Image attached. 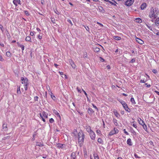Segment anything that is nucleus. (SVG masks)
<instances>
[{
	"label": "nucleus",
	"mask_w": 159,
	"mask_h": 159,
	"mask_svg": "<svg viewBox=\"0 0 159 159\" xmlns=\"http://www.w3.org/2000/svg\"><path fill=\"white\" fill-rule=\"evenodd\" d=\"M158 13V10L157 8L152 7L151 8L148 16L150 18H156L157 16Z\"/></svg>",
	"instance_id": "obj_1"
},
{
	"label": "nucleus",
	"mask_w": 159,
	"mask_h": 159,
	"mask_svg": "<svg viewBox=\"0 0 159 159\" xmlns=\"http://www.w3.org/2000/svg\"><path fill=\"white\" fill-rule=\"evenodd\" d=\"M85 135L82 131L79 132L78 134V142L81 147L83 144L84 142Z\"/></svg>",
	"instance_id": "obj_2"
},
{
	"label": "nucleus",
	"mask_w": 159,
	"mask_h": 159,
	"mask_svg": "<svg viewBox=\"0 0 159 159\" xmlns=\"http://www.w3.org/2000/svg\"><path fill=\"white\" fill-rule=\"evenodd\" d=\"M118 129L116 128H114V129L111 130L109 134V135L110 136H111L114 134H117L118 132Z\"/></svg>",
	"instance_id": "obj_3"
},
{
	"label": "nucleus",
	"mask_w": 159,
	"mask_h": 159,
	"mask_svg": "<svg viewBox=\"0 0 159 159\" xmlns=\"http://www.w3.org/2000/svg\"><path fill=\"white\" fill-rule=\"evenodd\" d=\"M134 0H127L125 2V4L127 6H130L134 2Z\"/></svg>",
	"instance_id": "obj_4"
},
{
	"label": "nucleus",
	"mask_w": 159,
	"mask_h": 159,
	"mask_svg": "<svg viewBox=\"0 0 159 159\" xmlns=\"http://www.w3.org/2000/svg\"><path fill=\"white\" fill-rule=\"evenodd\" d=\"M21 80L22 81L21 83L22 84H26V83H29L28 80L26 77H21Z\"/></svg>",
	"instance_id": "obj_5"
},
{
	"label": "nucleus",
	"mask_w": 159,
	"mask_h": 159,
	"mask_svg": "<svg viewBox=\"0 0 159 159\" xmlns=\"http://www.w3.org/2000/svg\"><path fill=\"white\" fill-rule=\"evenodd\" d=\"M90 136L92 140H94L95 138V134L94 132L92 131L89 133Z\"/></svg>",
	"instance_id": "obj_6"
},
{
	"label": "nucleus",
	"mask_w": 159,
	"mask_h": 159,
	"mask_svg": "<svg viewBox=\"0 0 159 159\" xmlns=\"http://www.w3.org/2000/svg\"><path fill=\"white\" fill-rule=\"evenodd\" d=\"M69 62L73 68L75 69L76 67V65L72 59H70L69 60Z\"/></svg>",
	"instance_id": "obj_7"
},
{
	"label": "nucleus",
	"mask_w": 159,
	"mask_h": 159,
	"mask_svg": "<svg viewBox=\"0 0 159 159\" xmlns=\"http://www.w3.org/2000/svg\"><path fill=\"white\" fill-rule=\"evenodd\" d=\"M136 41L139 44H143L144 43L143 41L139 38H136Z\"/></svg>",
	"instance_id": "obj_8"
},
{
	"label": "nucleus",
	"mask_w": 159,
	"mask_h": 159,
	"mask_svg": "<svg viewBox=\"0 0 159 159\" xmlns=\"http://www.w3.org/2000/svg\"><path fill=\"white\" fill-rule=\"evenodd\" d=\"M123 107L126 111L128 112H130V110L128 108V106L126 104H124V105H123Z\"/></svg>",
	"instance_id": "obj_9"
},
{
	"label": "nucleus",
	"mask_w": 159,
	"mask_h": 159,
	"mask_svg": "<svg viewBox=\"0 0 159 159\" xmlns=\"http://www.w3.org/2000/svg\"><path fill=\"white\" fill-rule=\"evenodd\" d=\"M13 2L16 6H17L18 4H21L20 0H14Z\"/></svg>",
	"instance_id": "obj_10"
},
{
	"label": "nucleus",
	"mask_w": 159,
	"mask_h": 159,
	"mask_svg": "<svg viewBox=\"0 0 159 159\" xmlns=\"http://www.w3.org/2000/svg\"><path fill=\"white\" fill-rule=\"evenodd\" d=\"M53 113L57 116L58 117H59V119H61V116H60V114H59V113L57 112V111L55 109H54L53 110Z\"/></svg>",
	"instance_id": "obj_11"
},
{
	"label": "nucleus",
	"mask_w": 159,
	"mask_h": 159,
	"mask_svg": "<svg viewBox=\"0 0 159 159\" xmlns=\"http://www.w3.org/2000/svg\"><path fill=\"white\" fill-rule=\"evenodd\" d=\"M147 7V4L146 3L144 2L143 3L141 6L140 8L141 10L144 9Z\"/></svg>",
	"instance_id": "obj_12"
},
{
	"label": "nucleus",
	"mask_w": 159,
	"mask_h": 159,
	"mask_svg": "<svg viewBox=\"0 0 159 159\" xmlns=\"http://www.w3.org/2000/svg\"><path fill=\"white\" fill-rule=\"evenodd\" d=\"M137 120L139 122V124L141 125H144V124L145 123L143 121V120L140 118H138Z\"/></svg>",
	"instance_id": "obj_13"
},
{
	"label": "nucleus",
	"mask_w": 159,
	"mask_h": 159,
	"mask_svg": "<svg viewBox=\"0 0 159 159\" xmlns=\"http://www.w3.org/2000/svg\"><path fill=\"white\" fill-rule=\"evenodd\" d=\"M85 129L89 133L93 131L91 129L90 127L88 125L85 126Z\"/></svg>",
	"instance_id": "obj_14"
},
{
	"label": "nucleus",
	"mask_w": 159,
	"mask_h": 159,
	"mask_svg": "<svg viewBox=\"0 0 159 159\" xmlns=\"http://www.w3.org/2000/svg\"><path fill=\"white\" fill-rule=\"evenodd\" d=\"M3 128L5 131L7 130V124L6 123H3L2 125Z\"/></svg>",
	"instance_id": "obj_15"
},
{
	"label": "nucleus",
	"mask_w": 159,
	"mask_h": 159,
	"mask_svg": "<svg viewBox=\"0 0 159 159\" xmlns=\"http://www.w3.org/2000/svg\"><path fill=\"white\" fill-rule=\"evenodd\" d=\"M127 143L129 146H132V143L131 142V140L130 139H128L127 141Z\"/></svg>",
	"instance_id": "obj_16"
},
{
	"label": "nucleus",
	"mask_w": 159,
	"mask_h": 159,
	"mask_svg": "<svg viewBox=\"0 0 159 159\" xmlns=\"http://www.w3.org/2000/svg\"><path fill=\"white\" fill-rule=\"evenodd\" d=\"M155 24L157 27L159 28V18L156 19Z\"/></svg>",
	"instance_id": "obj_17"
},
{
	"label": "nucleus",
	"mask_w": 159,
	"mask_h": 159,
	"mask_svg": "<svg viewBox=\"0 0 159 159\" xmlns=\"http://www.w3.org/2000/svg\"><path fill=\"white\" fill-rule=\"evenodd\" d=\"M144 78L143 79H142L140 81V82L141 83H145L147 80V77L146 76H144Z\"/></svg>",
	"instance_id": "obj_18"
},
{
	"label": "nucleus",
	"mask_w": 159,
	"mask_h": 159,
	"mask_svg": "<svg viewBox=\"0 0 159 159\" xmlns=\"http://www.w3.org/2000/svg\"><path fill=\"white\" fill-rule=\"evenodd\" d=\"M49 94L51 95V98L53 100H56V98L54 96V95H53V94L52 93V92L51 91L49 92Z\"/></svg>",
	"instance_id": "obj_19"
},
{
	"label": "nucleus",
	"mask_w": 159,
	"mask_h": 159,
	"mask_svg": "<svg viewBox=\"0 0 159 159\" xmlns=\"http://www.w3.org/2000/svg\"><path fill=\"white\" fill-rule=\"evenodd\" d=\"M88 113L90 115H92V114L94 113V111L92 109V108H88Z\"/></svg>",
	"instance_id": "obj_20"
},
{
	"label": "nucleus",
	"mask_w": 159,
	"mask_h": 159,
	"mask_svg": "<svg viewBox=\"0 0 159 159\" xmlns=\"http://www.w3.org/2000/svg\"><path fill=\"white\" fill-rule=\"evenodd\" d=\"M42 114L43 117H44L46 118H47L48 117V114L45 111H43L42 113H41Z\"/></svg>",
	"instance_id": "obj_21"
},
{
	"label": "nucleus",
	"mask_w": 159,
	"mask_h": 159,
	"mask_svg": "<svg viewBox=\"0 0 159 159\" xmlns=\"http://www.w3.org/2000/svg\"><path fill=\"white\" fill-rule=\"evenodd\" d=\"M25 40L26 41L29 42H31V37L30 36H27L26 37Z\"/></svg>",
	"instance_id": "obj_22"
},
{
	"label": "nucleus",
	"mask_w": 159,
	"mask_h": 159,
	"mask_svg": "<svg viewBox=\"0 0 159 159\" xmlns=\"http://www.w3.org/2000/svg\"><path fill=\"white\" fill-rule=\"evenodd\" d=\"M113 122L114 124L116 126H118V125L117 123V120L115 118H113Z\"/></svg>",
	"instance_id": "obj_23"
},
{
	"label": "nucleus",
	"mask_w": 159,
	"mask_h": 159,
	"mask_svg": "<svg viewBox=\"0 0 159 159\" xmlns=\"http://www.w3.org/2000/svg\"><path fill=\"white\" fill-rule=\"evenodd\" d=\"M71 157L73 159H76L75 153V152H73L72 153Z\"/></svg>",
	"instance_id": "obj_24"
},
{
	"label": "nucleus",
	"mask_w": 159,
	"mask_h": 159,
	"mask_svg": "<svg viewBox=\"0 0 159 159\" xmlns=\"http://www.w3.org/2000/svg\"><path fill=\"white\" fill-rule=\"evenodd\" d=\"M93 50L94 52H99L100 51V49L98 47H94L93 48Z\"/></svg>",
	"instance_id": "obj_25"
},
{
	"label": "nucleus",
	"mask_w": 159,
	"mask_h": 159,
	"mask_svg": "<svg viewBox=\"0 0 159 159\" xmlns=\"http://www.w3.org/2000/svg\"><path fill=\"white\" fill-rule=\"evenodd\" d=\"M36 145L37 146H39L40 147H41L43 146H44V145L43 143L37 142L36 143Z\"/></svg>",
	"instance_id": "obj_26"
},
{
	"label": "nucleus",
	"mask_w": 159,
	"mask_h": 159,
	"mask_svg": "<svg viewBox=\"0 0 159 159\" xmlns=\"http://www.w3.org/2000/svg\"><path fill=\"white\" fill-rule=\"evenodd\" d=\"M135 22L139 23H141L142 22V20L139 18H137L135 19Z\"/></svg>",
	"instance_id": "obj_27"
},
{
	"label": "nucleus",
	"mask_w": 159,
	"mask_h": 159,
	"mask_svg": "<svg viewBox=\"0 0 159 159\" xmlns=\"http://www.w3.org/2000/svg\"><path fill=\"white\" fill-rule=\"evenodd\" d=\"M64 146V144H62L60 143L57 144V147L59 148H62Z\"/></svg>",
	"instance_id": "obj_28"
},
{
	"label": "nucleus",
	"mask_w": 159,
	"mask_h": 159,
	"mask_svg": "<svg viewBox=\"0 0 159 159\" xmlns=\"http://www.w3.org/2000/svg\"><path fill=\"white\" fill-rule=\"evenodd\" d=\"M114 113L115 115V116L117 118H119V117H118V115H119V114H118V112H117V111L116 110H115L114 111Z\"/></svg>",
	"instance_id": "obj_29"
},
{
	"label": "nucleus",
	"mask_w": 159,
	"mask_h": 159,
	"mask_svg": "<svg viewBox=\"0 0 159 159\" xmlns=\"http://www.w3.org/2000/svg\"><path fill=\"white\" fill-rule=\"evenodd\" d=\"M6 55L8 57H10L11 56V54L10 52L7 51L6 52Z\"/></svg>",
	"instance_id": "obj_30"
},
{
	"label": "nucleus",
	"mask_w": 159,
	"mask_h": 159,
	"mask_svg": "<svg viewBox=\"0 0 159 159\" xmlns=\"http://www.w3.org/2000/svg\"><path fill=\"white\" fill-rule=\"evenodd\" d=\"M93 157L94 159H99L98 156L96 153H94L93 154Z\"/></svg>",
	"instance_id": "obj_31"
},
{
	"label": "nucleus",
	"mask_w": 159,
	"mask_h": 159,
	"mask_svg": "<svg viewBox=\"0 0 159 159\" xmlns=\"http://www.w3.org/2000/svg\"><path fill=\"white\" fill-rule=\"evenodd\" d=\"M113 39L117 40H119L121 39V37L119 36H114Z\"/></svg>",
	"instance_id": "obj_32"
},
{
	"label": "nucleus",
	"mask_w": 159,
	"mask_h": 159,
	"mask_svg": "<svg viewBox=\"0 0 159 159\" xmlns=\"http://www.w3.org/2000/svg\"><path fill=\"white\" fill-rule=\"evenodd\" d=\"M143 128V129L146 131H147V127L145 123L144 124V125H142Z\"/></svg>",
	"instance_id": "obj_33"
},
{
	"label": "nucleus",
	"mask_w": 159,
	"mask_h": 159,
	"mask_svg": "<svg viewBox=\"0 0 159 159\" xmlns=\"http://www.w3.org/2000/svg\"><path fill=\"white\" fill-rule=\"evenodd\" d=\"M17 93L18 94H20L21 93V92L20 90V86H18L17 89Z\"/></svg>",
	"instance_id": "obj_34"
},
{
	"label": "nucleus",
	"mask_w": 159,
	"mask_h": 159,
	"mask_svg": "<svg viewBox=\"0 0 159 159\" xmlns=\"http://www.w3.org/2000/svg\"><path fill=\"white\" fill-rule=\"evenodd\" d=\"M28 84L29 83H26V84L24 85L25 89V91L27 90Z\"/></svg>",
	"instance_id": "obj_35"
},
{
	"label": "nucleus",
	"mask_w": 159,
	"mask_h": 159,
	"mask_svg": "<svg viewBox=\"0 0 159 159\" xmlns=\"http://www.w3.org/2000/svg\"><path fill=\"white\" fill-rule=\"evenodd\" d=\"M99 10L100 12H102L103 11H103V12L105 11V10H104L103 7L102 6L99 7Z\"/></svg>",
	"instance_id": "obj_36"
},
{
	"label": "nucleus",
	"mask_w": 159,
	"mask_h": 159,
	"mask_svg": "<svg viewBox=\"0 0 159 159\" xmlns=\"http://www.w3.org/2000/svg\"><path fill=\"white\" fill-rule=\"evenodd\" d=\"M130 101L133 104H135L136 102L134 98H131L130 99Z\"/></svg>",
	"instance_id": "obj_37"
},
{
	"label": "nucleus",
	"mask_w": 159,
	"mask_h": 159,
	"mask_svg": "<svg viewBox=\"0 0 159 159\" xmlns=\"http://www.w3.org/2000/svg\"><path fill=\"white\" fill-rule=\"evenodd\" d=\"M98 141L100 144H102L103 143V141L102 139L100 138L98 139Z\"/></svg>",
	"instance_id": "obj_38"
},
{
	"label": "nucleus",
	"mask_w": 159,
	"mask_h": 159,
	"mask_svg": "<svg viewBox=\"0 0 159 159\" xmlns=\"http://www.w3.org/2000/svg\"><path fill=\"white\" fill-rule=\"evenodd\" d=\"M106 2H109V3H110V4H111L112 5H113L115 6H116V4H115V3H114V2H112L109 1V0H106Z\"/></svg>",
	"instance_id": "obj_39"
},
{
	"label": "nucleus",
	"mask_w": 159,
	"mask_h": 159,
	"mask_svg": "<svg viewBox=\"0 0 159 159\" xmlns=\"http://www.w3.org/2000/svg\"><path fill=\"white\" fill-rule=\"evenodd\" d=\"M0 29L1 30L2 32L3 33L4 31V29L3 26L1 24H0Z\"/></svg>",
	"instance_id": "obj_40"
},
{
	"label": "nucleus",
	"mask_w": 159,
	"mask_h": 159,
	"mask_svg": "<svg viewBox=\"0 0 159 159\" xmlns=\"http://www.w3.org/2000/svg\"><path fill=\"white\" fill-rule=\"evenodd\" d=\"M146 25L150 30L152 31V26L148 25L147 24H146Z\"/></svg>",
	"instance_id": "obj_41"
},
{
	"label": "nucleus",
	"mask_w": 159,
	"mask_h": 159,
	"mask_svg": "<svg viewBox=\"0 0 159 159\" xmlns=\"http://www.w3.org/2000/svg\"><path fill=\"white\" fill-rule=\"evenodd\" d=\"M51 21L54 24L55 23L56 20L54 18H51Z\"/></svg>",
	"instance_id": "obj_42"
},
{
	"label": "nucleus",
	"mask_w": 159,
	"mask_h": 159,
	"mask_svg": "<svg viewBox=\"0 0 159 159\" xmlns=\"http://www.w3.org/2000/svg\"><path fill=\"white\" fill-rule=\"evenodd\" d=\"M0 61H4V59L2 57V56L0 54Z\"/></svg>",
	"instance_id": "obj_43"
},
{
	"label": "nucleus",
	"mask_w": 159,
	"mask_h": 159,
	"mask_svg": "<svg viewBox=\"0 0 159 159\" xmlns=\"http://www.w3.org/2000/svg\"><path fill=\"white\" fill-rule=\"evenodd\" d=\"M20 48H21V49L22 51H23L25 49V46L23 45H21L20 46Z\"/></svg>",
	"instance_id": "obj_44"
},
{
	"label": "nucleus",
	"mask_w": 159,
	"mask_h": 159,
	"mask_svg": "<svg viewBox=\"0 0 159 159\" xmlns=\"http://www.w3.org/2000/svg\"><path fill=\"white\" fill-rule=\"evenodd\" d=\"M24 11L25 14V15L26 16H29L30 15V14H29V12L28 11Z\"/></svg>",
	"instance_id": "obj_45"
},
{
	"label": "nucleus",
	"mask_w": 159,
	"mask_h": 159,
	"mask_svg": "<svg viewBox=\"0 0 159 159\" xmlns=\"http://www.w3.org/2000/svg\"><path fill=\"white\" fill-rule=\"evenodd\" d=\"M39 115H40V117L42 118L43 121L44 122H45V120L43 118V116L42 115V114L41 113H40Z\"/></svg>",
	"instance_id": "obj_46"
},
{
	"label": "nucleus",
	"mask_w": 159,
	"mask_h": 159,
	"mask_svg": "<svg viewBox=\"0 0 159 159\" xmlns=\"http://www.w3.org/2000/svg\"><path fill=\"white\" fill-rule=\"evenodd\" d=\"M49 121L50 123H53L54 122V120L52 118H51L50 119Z\"/></svg>",
	"instance_id": "obj_47"
},
{
	"label": "nucleus",
	"mask_w": 159,
	"mask_h": 159,
	"mask_svg": "<svg viewBox=\"0 0 159 159\" xmlns=\"http://www.w3.org/2000/svg\"><path fill=\"white\" fill-rule=\"evenodd\" d=\"M82 91H83V92L84 93L85 95L86 96V97L88 99V95H87V93H86L85 92V91L83 89H82Z\"/></svg>",
	"instance_id": "obj_48"
},
{
	"label": "nucleus",
	"mask_w": 159,
	"mask_h": 159,
	"mask_svg": "<svg viewBox=\"0 0 159 159\" xmlns=\"http://www.w3.org/2000/svg\"><path fill=\"white\" fill-rule=\"evenodd\" d=\"M148 144L150 145H152L153 146H154V145H153V143L152 141L151 140L150 141L149 143Z\"/></svg>",
	"instance_id": "obj_49"
},
{
	"label": "nucleus",
	"mask_w": 159,
	"mask_h": 159,
	"mask_svg": "<svg viewBox=\"0 0 159 159\" xmlns=\"http://www.w3.org/2000/svg\"><path fill=\"white\" fill-rule=\"evenodd\" d=\"M135 58H133L129 62L130 63H133L135 62Z\"/></svg>",
	"instance_id": "obj_50"
},
{
	"label": "nucleus",
	"mask_w": 159,
	"mask_h": 159,
	"mask_svg": "<svg viewBox=\"0 0 159 159\" xmlns=\"http://www.w3.org/2000/svg\"><path fill=\"white\" fill-rule=\"evenodd\" d=\"M54 11L57 15H59L60 14L59 12L57 10V9H55L54 10Z\"/></svg>",
	"instance_id": "obj_51"
},
{
	"label": "nucleus",
	"mask_w": 159,
	"mask_h": 159,
	"mask_svg": "<svg viewBox=\"0 0 159 159\" xmlns=\"http://www.w3.org/2000/svg\"><path fill=\"white\" fill-rule=\"evenodd\" d=\"M38 98H39V97L37 96H35L34 97V100L35 101H38Z\"/></svg>",
	"instance_id": "obj_52"
},
{
	"label": "nucleus",
	"mask_w": 159,
	"mask_h": 159,
	"mask_svg": "<svg viewBox=\"0 0 159 159\" xmlns=\"http://www.w3.org/2000/svg\"><path fill=\"white\" fill-rule=\"evenodd\" d=\"M133 123H134L133 125H132V126L134 127V128H135L136 129H137V126L136 125V124H135L134 123V122H133Z\"/></svg>",
	"instance_id": "obj_53"
},
{
	"label": "nucleus",
	"mask_w": 159,
	"mask_h": 159,
	"mask_svg": "<svg viewBox=\"0 0 159 159\" xmlns=\"http://www.w3.org/2000/svg\"><path fill=\"white\" fill-rule=\"evenodd\" d=\"M123 131L124 132V133L126 134V135H129V133L127 132L126 131V129H124V130H123Z\"/></svg>",
	"instance_id": "obj_54"
},
{
	"label": "nucleus",
	"mask_w": 159,
	"mask_h": 159,
	"mask_svg": "<svg viewBox=\"0 0 159 159\" xmlns=\"http://www.w3.org/2000/svg\"><path fill=\"white\" fill-rule=\"evenodd\" d=\"M134 156L136 158H140V157H139L138 155L136 154V153H135L134 154Z\"/></svg>",
	"instance_id": "obj_55"
},
{
	"label": "nucleus",
	"mask_w": 159,
	"mask_h": 159,
	"mask_svg": "<svg viewBox=\"0 0 159 159\" xmlns=\"http://www.w3.org/2000/svg\"><path fill=\"white\" fill-rule=\"evenodd\" d=\"M67 21V22H69V23H70L71 24V25H73V24H72V22H71V20H69V19Z\"/></svg>",
	"instance_id": "obj_56"
},
{
	"label": "nucleus",
	"mask_w": 159,
	"mask_h": 159,
	"mask_svg": "<svg viewBox=\"0 0 159 159\" xmlns=\"http://www.w3.org/2000/svg\"><path fill=\"white\" fill-rule=\"evenodd\" d=\"M152 72L153 73H155V74L157 73V71L156 69H153V70H152Z\"/></svg>",
	"instance_id": "obj_57"
},
{
	"label": "nucleus",
	"mask_w": 159,
	"mask_h": 159,
	"mask_svg": "<svg viewBox=\"0 0 159 159\" xmlns=\"http://www.w3.org/2000/svg\"><path fill=\"white\" fill-rule=\"evenodd\" d=\"M77 89L79 92L80 93H81V90L78 87L77 88Z\"/></svg>",
	"instance_id": "obj_58"
},
{
	"label": "nucleus",
	"mask_w": 159,
	"mask_h": 159,
	"mask_svg": "<svg viewBox=\"0 0 159 159\" xmlns=\"http://www.w3.org/2000/svg\"><path fill=\"white\" fill-rule=\"evenodd\" d=\"M92 105H93V107L94 108H95L98 111V108L96 106L94 105L93 104Z\"/></svg>",
	"instance_id": "obj_59"
},
{
	"label": "nucleus",
	"mask_w": 159,
	"mask_h": 159,
	"mask_svg": "<svg viewBox=\"0 0 159 159\" xmlns=\"http://www.w3.org/2000/svg\"><path fill=\"white\" fill-rule=\"evenodd\" d=\"M84 27L87 31H89V29L88 26H84Z\"/></svg>",
	"instance_id": "obj_60"
},
{
	"label": "nucleus",
	"mask_w": 159,
	"mask_h": 159,
	"mask_svg": "<svg viewBox=\"0 0 159 159\" xmlns=\"http://www.w3.org/2000/svg\"><path fill=\"white\" fill-rule=\"evenodd\" d=\"M34 33H35V32H31L30 33V35L31 36H33L34 35Z\"/></svg>",
	"instance_id": "obj_61"
},
{
	"label": "nucleus",
	"mask_w": 159,
	"mask_h": 159,
	"mask_svg": "<svg viewBox=\"0 0 159 159\" xmlns=\"http://www.w3.org/2000/svg\"><path fill=\"white\" fill-rule=\"evenodd\" d=\"M100 60L102 62H104V60L102 57H100Z\"/></svg>",
	"instance_id": "obj_62"
},
{
	"label": "nucleus",
	"mask_w": 159,
	"mask_h": 159,
	"mask_svg": "<svg viewBox=\"0 0 159 159\" xmlns=\"http://www.w3.org/2000/svg\"><path fill=\"white\" fill-rule=\"evenodd\" d=\"M120 102L121 103V104H122V106H123V105H124V104H126L125 103V102L123 101H121V102Z\"/></svg>",
	"instance_id": "obj_63"
},
{
	"label": "nucleus",
	"mask_w": 159,
	"mask_h": 159,
	"mask_svg": "<svg viewBox=\"0 0 159 159\" xmlns=\"http://www.w3.org/2000/svg\"><path fill=\"white\" fill-rule=\"evenodd\" d=\"M96 133L97 134H100L101 131L99 129L97 130L96 131Z\"/></svg>",
	"instance_id": "obj_64"
}]
</instances>
